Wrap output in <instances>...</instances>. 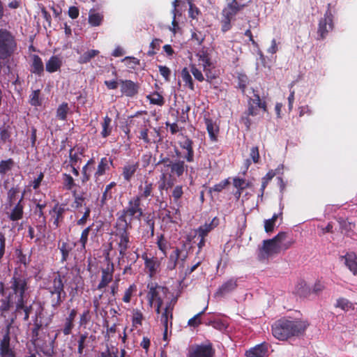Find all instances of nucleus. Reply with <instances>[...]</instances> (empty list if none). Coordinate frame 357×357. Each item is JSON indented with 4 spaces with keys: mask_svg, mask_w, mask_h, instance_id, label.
<instances>
[{
    "mask_svg": "<svg viewBox=\"0 0 357 357\" xmlns=\"http://www.w3.org/2000/svg\"><path fill=\"white\" fill-rule=\"evenodd\" d=\"M308 326L307 321L299 319L282 318L272 325V334L276 339L284 341L303 335Z\"/></svg>",
    "mask_w": 357,
    "mask_h": 357,
    "instance_id": "1",
    "label": "nucleus"
},
{
    "mask_svg": "<svg viewBox=\"0 0 357 357\" xmlns=\"http://www.w3.org/2000/svg\"><path fill=\"white\" fill-rule=\"evenodd\" d=\"M287 233L279 232L271 239L263 241L262 246L259 248L257 258L259 261L268 259L269 257L279 254L281 251L288 250L295 243L293 239L286 241Z\"/></svg>",
    "mask_w": 357,
    "mask_h": 357,
    "instance_id": "2",
    "label": "nucleus"
},
{
    "mask_svg": "<svg viewBox=\"0 0 357 357\" xmlns=\"http://www.w3.org/2000/svg\"><path fill=\"white\" fill-rule=\"evenodd\" d=\"M64 278V275L57 272L45 287V289L50 294V305L54 310L58 309L66 298L63 281Z\"/></svg>",
    "mask_w": 357,
    "mask_h": 357,
    "instance_id": "3",
    "label": "nucleus"
},
{
    "mask_svg": "<svg viewBox=\"0 0 357 357\" xmlns=\"http://www.w3.org/2000/svg\"><path fill=\"white\" fill-rule=\"evenodd\" d=\"M29 278L26 275L15 273L10 279L8 294L15 300V304L27 300L29 289Z\"/></svg>",
    "mask_w": 357,
    "mask_h": 357,
    "instance_id": "4",
    "label": "nucleus"
},
{
    "mask_svg": "<svg viewBox=\"0 0 357 357\" xmlns=\"http://www.w3.org/2000/svg\"><path fill=\"white\" fill-rule=\"evenodd\" d=\"M143 215L144 210L142 208V203L138 201V198L132 197L128 201L127 206L120 212L116 222L132 228V220H140Z\"/></svg>",
    "mask_w": 357,
    "mask_h": 357,
    "instance_id": "5",
    "label": "nucleus"
},
{
    "mask_svg": "<svg viewBox=\"0 0 357 357\" xmlns=\"http://www.w3.org/2000/svg\"><path fill=\"white\" fill-rule=\"evenodd\" d=\"M114 229L112 235L114 238L113 241L116 244L119 256H123L131 245L130 231L132 228L115 222Z\"/></svg>",
    "mask_w": 357,
    "mask_h": 357,
    "instance_id": "6",
    "label": "nucleus"
},
{
    "mask_svg": "<svg viewBox=\"0 0 357 357\" xmlns=\"http://www.w3.org/2000/svg\"><path fill=\"white\" fill-rule=\"evenodd\" d=\"M247 3L245 0H231L222 11L221 30L225 33L231 28V20L245 7Z\"/></svg>",
    "mask_w": 357,
    "mask_h": 357,
    "instance_id": "7",
    "label": "nucleus"
},
{
    "mask_svg": "<svg viewBox=\"0 0 357 357\" xmlns=\"http://www.w3.org/2000/svg\"><path fill=\"white\" fill-rule=\"evenodd\" d=\"M178 144L182 151L176 146L174 147V153L176 158H181L182 157L186 162H193L195 161L193 141L188 136L182 135V137Z\"/></svg>",
    "mask_w": 357,
    "mask_h": 357,
    "instance_id": "8",
    "label": "nucleus"
},
{
    "mask_svg": "<svg viewBox=\"0 0 357 357\" xmlns=\"http://www.w3.org/2000/svg\"><path fill=\"white\" fill-rule=\"evenodd\" d=\"M174 185V181L171 177L167 178V173L162 172L160 176V181L158 187L159 194L155 195V206L160 209H164L167 207V197L165 196L163 191L168 190Z\"/></svg>",
    "mask_w": 357,
    "mask_h": 357,
    "instance_id": "9",
    "label": "nucleus"
},
{
    "mask_svg": "<svg viewBox=\"0 0 357 357\" xmlns=\"http://www.w3.org/2000/svg\"><path fill=\"white\" fill-rule=\"evenodd\" d=\"M15 321V317L6 320V333L0 341V357H16L14 349L10 347V328Z\"/></svg>",
    "mask_w": 357,
    "mask_h": 357,
    "instance_id": "10",
    "label": "nucleus"
},
{
    "mask_svg": "<svg viewBox=\"0 0 357 357\" xmlns=\"http://www.w3.org/2000/svg\"><path fill=\"white\" fill-rule=\"evenodd\" d=\"M215 350L213 344L208 341L206 343L195 344L190 347L187 357H214Z\"/></svg>",
    "mask_w": 357,
    "mask_h": 357,
    "instance_id": "11",
    "label": "nucleus"
},
{
    "mask_svg": "<svg viewBox=\"0 0 357 357\" xmlns=\"http://www.w3.org/2000/svg\"><path fill=\"white\" fill-rule=\"evenodd\" d=\"M334 28L333 24V15L330 10V4L327 10L326 11L324 17L321 18L317 29V34L319 36V40H323L326 38L328 33L331 31Z\"/></svg>",
    "mask_w": 357,
    "mask_h": 357,
    "instance_id": "12",
    "label": "nucleus"
},
{
    "mask_svg": "<svg viewBox=\"0 0 357 357\" xmlns=\"http://www.w3.org/2000/svg\"><path fill=\"white\" fill-rule=\"evenodd\" d=\"M147 288L149 289L147 298L151 306L153 305L154 301L163 303V297L168 293L167 287L160 286L155 282H150L148 284Z\"/></svg>",
    "mask_w": 357,
    "mask_h": 357,
    "instance_id": "13",
    "label": "nucleus"
},
{
    "mask_svg": "<svg viewBox=\"0 0 357 357\" xmlns=\"http://www.w3.org/2000/svg\"><path fill=\"white\" fill-rule=\"evenodd\" d=\"M105 261L106 264L101 268V279L96 287L98 290L103 289L113 280L114 264L109 257H105Z\"/></svg>",
    "mask_w": 357,
    "mask_h": 357,
    "instance_id": "14",
    "label": "nucleus"
},
{
    "mask_svg": "<svg viewBox=\"0 0 357 357\" xmlns=\"http://www.w3.org/2000/svg\"><path fill=\"white\" fill-rule=\"evenodd\" d=\"M198 58V65L203 68V70L206 76V81L211 82L215 77L211 73V68H213V64L211 61L210 54L206 50H200L196 54Z\"/></svg>",
    "mask_w": 357,
    "mask_h": 357,
    "instance_id": "15",
    "label": "nucleus"
},
{
    "mask_svg": "<svg viewBox=\"0 0 357 357\" xmlns=\"http://www.w3.org/2000/svg\"><path fill=\"white\" fill-rule=\"evenodd\" d=\"M155 184L149 181L148 179L141 182L137 188V195L134 196L133 198H138V201L142 203V200H151V197L155 199L154 195Z\"/></svg>",
    "mask_w": 357,
    "mask_h": 357,
    "instance_id": "16",
    "label": "nucleus"
},
{
    "mask_svg": "<svg viewBox=\"0 0 357 357\" xmlns=\"http://www.w3.org/2000/svg\"><path fill=\"white\" fill-rule=\"evenodd\" d=\"M142 112H137V114H135L134 116V117H135V119L130 121L129 126H134L142 127V128L144 127L139 132V138L142 139L144 143L150 144L151 142V141L148 135L149 129L146 126V123H149V121L148 119H146V118L137 119V114H141ZM144 112L146 113V112Z\"/></svg>",
    "mask_w": 357,
    "mask_h": 357,
    "instance_id": "17",
    "label": "nucleus"
},
{
    "mask_svg": "<svg viewBox=\"0 0 357 357\" xmlns=\"http://www.w3.org/2000/svg\"><path fill=\"white\" fill-rule=\"evenodd\" d=\"M238 278H230L224 282L217 289L215 295L216 296L223 297L228 294L235 291L238 287Z\"/></svg>",
    "mask_w": 357,
    "mask_h": 357,
    "instance_id": "18",
    "label": "nucleus"
},
{
    "mask_svg": "<svg viewBox=\"0 0 357 357\" xmlns=\"http://www.w3.org/2000/svg\"><path fill=\"white\" fill-rule=\"evenodd\" d=\"M77 314V310L76 308H73L70 310L66 317L63 319L62 328L61 332L64 335H69L72 333L73 328H75V320Z\"/></svg>",
    "mask_w": 357,
    "mask_h": 357,
    "instance_id": "19",
    "label": "nucleus"
},
{
    "mask_svg": "<svg viewBox=\"0 0 357 357\" xmlns=\"http://www.w3.org/2000/svg\"><path fill=\"white\" fill-rule=\"evenodd\" d=\"M268 352V344L264 342L247 350L245 355L246 357H266Z\"/></svg>",
    "mask_w": 357,
    "mask_h": 357,
    "instance_id": "20",
    "label": "nucleus"
},
{
    "mask_svg": "<svg viewBox=\"0 0 357 357\" xmlns=\"http://www.w3.org/2000/svg\"><path fill=\"white\" fill-rule=\"evenodd\" d=\"M66 209L63 205L56 203L54 207L50 211V215L53 220V225L56 228L59 227V225L64 219V213Z\"/></svg>",
    "mask_w": 357,
    "mask_h": 357,
    "instance_id": "21",
    "label": "nucleus"
},
{
    "mask_svg": "<svg viewBox=\"0 0 357 357\" xmlns=\"http://www.w3.org/2000/svg\"><path fill=\"white\" fill-rule=\"evenodd\" d=\"M142 259L144 260L145 268L148 271L149 276L153 277L160 268V261L156 257H149L146 255H143Z\"/></svg>",
    "mask_w": 357,
    "mask_h": 357,
    "instance_id": "22",
    "label": "nucleus"
},
{
    "mask_svg": "<svg viewBox=\"0 0 357 357\" xmlns=\"http://www.w3.org/2000/svg\"><path fill=\"white\" fill-rule=\"evenodd\" d=\"M121 91L128 97H133L138 93L139 86L132 80H120Z\"/></svg>",
    "mask_w": 357,
    "mask_h": 357,
    "instance_id": "23",
    "label": "nucleus"
},
{
    "mask_svg": "<svg viewBox=\"0 0 357 357\" xmlns=\"http://www.w3.org/2000/svg\"><path fill=\"white\" fill-rule=\"evenodd\" d=\"M15 303V300L10 297L8 294L6 296L0 299V316L6 320L10 319L12 317H15L16 314L12 316L9 319H6L7 314L10 310V309L13 307V304Z\"/></svg>",
    "mask_w": 357,
    "mask_h": 357,
    "instance_id": "24",
    "label": "nucleus"
},
{
    "mask_svg": "<svg viewBox=\"0 0 357 357\" xmlns=\"http://www.w3.org/2000/svg\"><path fill=\"white\" fill-rule=\"evenodd\" d=\"M95 224L92 223L91 225L86 227L84 228L80 238L79 239V243L80 244V252L86 253V245L89 241V236L91 231L93 232V234H96V233L98 231L99 227H97V228L94 229Z\"/></svg>",
    "mask_w": 357,
    "mask_h": 357,
    "instance_id": "25",
    "label": "nucleus"
},
{
    "mask_svg": "<svg viewBox=\"0 0 357 357\" xmlns=\"http://www.w3.org/2000/svg\"><path fill=\"white\" fill-rule=\"evenodd\" d=\"M139 168V163L137 162H128L122 169V176L124 181L130 182L132 177L135 176L137 170Z\"/></svg>",
    "mask_w": 357,
    "mask_h": 357,
    "instance_id": "26",
    "label": "nucleus"
},
{
    "mask_svg": "<svg viewBox=\"0 0 357 357\" xmlns=\"http://www.w3.org/2000/svg\"><path fill=\"white\" fill-rule=\"evenodd\" d=\"M110 165L113 166V159L107 157L102 158L94 173V177L98 178L100 176H103L107 171L109 170Z\"/></svg>",
    "mask_w": 357,
    "mask_h": 357,
    "instance_id": "27",
    "label": "nucleus"
},
{
    "mask_svg": "<svg viewBox=\"0 0 357 357\" xmlns=\"http://www.w3.org/2000/svg\"><path fill=\"white\" fill-rule=\"evenodd\" d=\"M187 168L188 165H185L184 160H181L180 158L174 160L169 168L170 169L169 177L172 176H181Z\"/></svg>",
    "mask_w": 357,
    "mask_h": 357,
    "instance_id": "28",
    "label": "nucleus"
},
{
    "mask_svg": "<svg viewBox=\"0 0 357 357\" xmlns=\"http://www.w3.org/2000/svg\"><path fill=\"white\" fill-rule=\"evenodd\" d=\"M341 258L344 259V264L349 271L357 275V254L354 252H347Z\"/></svg>",
    "mask_w": 357,
    "mask_h": 357,
    "instance_id": "29",
    "label": "nucleus"
},
{
    "mask_svg": "<svg viewBox=\"0 0 357 357\" xmlns=\"http://www.w3.org/2000/svg\"><path fill=\"white\" fill-rule=\"evenodd\" d=\"M204 123L207 132L211 141L218 140V134L219 132V126L211 118H204Z\"/></svg>",
    "mask_w": 357,
    "mask_h": 357,
    "instance_id": "30",
    "label": "nucleus"
},
{
    "mask_svg": "<svg viewBox=\"0 0 357 357\" xmlns=\"http://www.w3.org/2000/svg\"><path fill=\"white\" fill-rule=\"evenodd\" d=\"M219 224V220L217 218H214L210 223H205L201 225L197 230L196 233L198 236L206 237L208 234L214 229Z\"/></svg>",
    "mask_w": 357,
    "mask_h": 357,
    "instance_id": "31",
    "label": "nucleus"
},
{
    "mask_svg": "<svg viewBox=\"0 0 357 357\" xmlns=\"http://www.w3.org/2000/svg\"><path fill=\"white\" fill-rule=\"evenodd\" d=\"M282 169H283V165H281L275 170L271 169V170L268 171L267 172V174L264 177H262V178H261V188H260L261 194L259 195L261 197H263L264 193V190H265L267 185L268 184V183L272 180V178L276 174H280V171L282 170Z\"/></svg>",
    "mask_w": 357,
    "mask_h": 357,
    "instance_id": "32",
    "label": "nucleus"
},
{
    "mask_svg": "<svg viewBox=\"0 0 357 357\" xmlns=\"http://www.w3.org/2000/svg\"><path fill=\"white\" fill-rule=\"evenodd\" d=\"M24 199V193L22 194V196L18 201V202L15 204L14 208L12 209L11 213L9 215V218L12 221H17L22 218L24 213V205L22 204V200Z\"/></svg>",
    "mask_w": 357,
    "mask_h": 357,
    "instance_id": "33",
    "label": "nucleus"
},
{
    "mask_svg": "<svg viewBox=\"0 0 357 357\" xmlns=\"http://www.w3.org/2000/svg\"><path fill=\"white\" fill-rule=\"evenodd\" d=\"M31 59V72L40 76L44 71V65L41 58L38 55L33 54Z\"/></svg>",
    "mask_w": 357,
    "mask_h": 357,
    "instance_id": "34",
    "label": "nucleus"
},
{
    "mask_svg": "<svg viewBox=\"0 0 357 357\" xmlns=\"http://www.w3.org/2000/svg\"><path fill=\"white\" fill-rule=\"evenodd\" d=\"M75 245V243H70L68 241L62 242L61 245L59 246V249L61 253V261L62 263L68 259L70 253Z\"/></svg>",
    "mask_w": 357,
    "mask_h": 357,
    "instance_id": "35",
    "label": "nucleus"
},
{
    "mask_svg": "<svg viewBox=\"0 0 357 357\" xmlns=\"http://www.w3.org/2000/svg\"><path fill=\"white\" fill-rule=\"evenodd\" d=\"M61 66V59L57 56H52L46 63L45 69L48 73H52L59 70Z\"/></svg>",
    "mask_w": 357,
    "mask_h": 357,
    "instance_id": "36",
    "label": "nucleus"
},
{
    "mask_svg": "<svg viewBox=\"0 0 357 357\" xmlns=\"http://www.w3.org/2000/svg\"><path fill=\"white\" fill-rule=\"evenodd\" d=\"M26 301L15 304V314H20L21 311L24 312V321H27L29 319L30 314L32 311L33 307L32 305H27Z\"/></svg>",
    "mask_w": 357,
    "mask_h": 357,
    "instance_id": "37",
    "label": "nucleus"
},
{
    "mask_svg": "<svg viewBox=\"0 0 357 357\" xmlns=\"http://www.w3.org/2000/svg\"><path fill=\"white\" fill-rule=\"evenodd\" d=\"M335 307L340 308L344 312H347L351 310H354L355 304L349 301L347 298L341 297L337 299Z\"/></svg>",
    "mask_w": 357,
    "mask_h": 357,
    "instance_id": "38",
    "label": "nucleus"
},
{
    "mask_svg": "<svg viewBox=\"0 0 357 357\" xmlns=\"http://www.w3.org/2000/svg\"><path fill=\"white\" fill-rule=\"evenodd\" d=\"M62 177V185L64 190L71 191L75 190V187L77 185L73 177L67 173H63Z\"/></svg>",
    "mask_w": 357,
    "mask_h": 357,
    "instance_id": "39",
    "label": "nucleus"
},
{
    "mask_svg": "<svg viewBox=\"0 0 357 357\" xmlns=\"http://www.w3.org/2000/svg\"><path fill=\"white\" fill-rule=\"evenodd\" d=\"M42 328V321L36 318L33 322V327L31 329V342L35 346H38V342L39 340V332Z\"/></svg>",
    "mask_w": 357,
    "mask_h": 357,
    "instance_id": "40",
    "label": "nucleus"
},
{
    "mask_svg": "<svg viewBox=\"0 0 357 357\" xmlns=\"http://www.w3.org/2000/svg\"><path fill=\"white\" fill-rule=\"evenodd\" d=\"M296 293L301 297H307L311 294V288L305 281L301 280L296 286Z\"/></svg>",
    "mask_w": 357,
    "mask_h": 357,
    "instance_id": "41",
    "label": "nucleus"
},
{
    "mask_svg": "<svg viewBox=\"0 0 357 357\" xmlns=\"http://www.w3.org/2000/svg\"><path fill=\"white\" fill-rule=\"evenodd\" d=\"M111 124L112 119L108 116H105L103 122L101 123L102 131L100 132V135L103 138H106L111 135L112 132V126Z\"/></svg>",
    "mask_w": 357,
    "mask_h": 357,
    "instance_id": "42",
    "label": "nucleus"
},
{
    "mask_svg": "<svg viewBox=\"0 0 357 357\" xmlns=\"http://www.w3.org/2000/svg\"><path fill=\"white\" fill-rule=\"evenodd\" d=\"M100 52L96 50H90L82 54L77 60L79 64H85L91 61L92 59L99 54Z\"/></svg>",
    "mask_w": 357,
    "mask_h": 357,
    "instance_id": "43",
    "label": "nucleus"
},
{
    "mask_svg": "<svg viewBox=\"0 0 357 357\" xmlns=\"http://www.w3.org/2000/svg\"><path fill=\"white\" fill-rule=\"evenodd\" d=\"M151 104L162 106L165 101L163 96L158 91H154L146 96Z\"/></svg>",
    "mask_w": 357,
    "mask_h": 357,
    "instance_id": "44",
    "label": "nucleus"
},
{
    "mask_svg": "<svg viewBox=\"0 0 357 357\" xmlns=\"http://www.w3.org/2000/svg\"><path fill=\"white\" fill-rule=\"evenodd\" d=\"M172 211L167 210L165 217L172 223H177L178 220H181V215L180 210L176 208H171Z\"/></svg>",
    "mask_w": 357,
    "mask_h": 357,
    "instance_id": "45",
    "label": "nucleus"
},
{
    "mask_svg": "<svg viewBox=\"0 0 357 357\" xmlns=\"http://www.w3.org/2000/svg\"><path fill=\"white\" fill-rule=\"evenodd\" d=\"M69 110L70 109L67 102L61 103L56 109V118L61 121H66Z\"/></svg>",
    "mask_w": 357,
    "mask_h": 357,
    "instance_id": "46",
    "label": "nucleus"
},
{
    "mask_svg": "<svg viewBox=\"0 0 357 357\" xmlns=\"http://www.w3.org/2000/svg\"><path fill=\"white\" fill-rule=\"evenodd\" d=\"M173 162L174 161L172 160L168 155H165L163 153H161L160 155V160L156 165H162L163 167L161 169L162 173L167 172Z\"/></svg>",
    "mask_w": 357,
    "mask_h": 357,
    "instance_id": "47",
    "label": "nucleus"
},
{
    "mask_svg": "<svg viewBox=\"0 0 357 357\" xmlns=\"http://www.w3.org/2000/svg\"><path fill=\"white\" fill-rule=\"evenodd\" d=\"M181 77L185 86H188L190 90H194V83L192 78L187 68H184L181 71Z\"/></svg>",
    "mask_w": 357,
    "mask_h": 357,
    "instance_id": "48",
    "label": "nucleus"
},
{
    "mask_svg": "<svg viewBox=\"0 0 357 357\" xmlns=\"http://www.w3.org/2000/svg\"><path fill=\"white\" fill-rule=\"evenodd\" d=\"M173 319V307L171 306V303H169L165 306L164 310L161 312L160 321L162 320H170V327L172 326Z\"/></svg>",
    "mask_w": 357,
    "mask_h": 357,
    "instance_id": "49",
    "label": "nucleus"
},
{
    "mask_svg": "<svg viewBox=\"0 0 357 357\" xmlns=\"http://www.w3.org/2000/svg\"><path fill=\"white\" fill-rule=\"evenodd\" d=\"M86 192L82 191L78 192L77 190H72V195L74 198V204L76 208H79L82 206L84 202Z\"/></svg>",
    "mask_w": 357,
    "mask_h": 357,
    "instance_id": "50",
    "label": "nucleus"
},
{
    "mask_svg": "<svg viewBox=\"0 0 357 357\" xmlns=\"http://www.w3.org/2000/svg\"><path fill=\"white\" fill-rule=\"evenodd\" d=\"M91 321V312L90 309L87 308L79 314V326L86 327V326L89 324Z\"/></svg>",
    "mask_w": 357,
    "mask_h": 357,
    "instance_id": "51",
    "label": "nucleus"
},
{
    "mask_svg": "<svg viewBox=\"0 0 357 357\" xmlns=\"http://www.w3.org/2000/svg\"><path fill=\"white\" fill-rule=\"evenodd\" d=\"M103 20L102 15L98 13H91L90 12L89 15V23L92 26H98L101 24Z\"/></svg>",
    "mask_w": 357,
    "mask_h": 357,
    "instance_id": "52",
    "label": "nucleus"
},
{
    "mask_svg": "<svg viewBox=\"0 0 357 357\" xmlns=\"http://www.w3.org/2000/svg\"><path fill=\"white\" fill-rule=\"evenodd\" d=\"M162 40L160 38H154L149 45V50L147 52V55L153 56L160 50V44Z\"/></svg>",
    "mask_w": 357,
    "mask_h": 357,
    "instance_id": "53",
    "label": "nucleus"
},
{
    "mask_svg": "<svg viewBox=\"0 0 357 357\" xmlns=\"http://www.w3.org/2000/svg\"><path fill=\"white\" fill-rule=\"evenodd\" d=\"M14 164V160L12 158L0 161V174H6L8 171L12 169Z\"/></svg>",
    "mask_w": 357,
    "mask_h": 357,
    "instance_id": "54",
    "label": "nucleus"
},
{
    "mask_svg": "<svg viewBox=\"0 0 357 357\" xmlns=\"http://www.w3.org/2000/svg\"><path fill=\"white\" fill-rule=\"evenodd\" d=\"M237 79L238 88L244 93L249 83L248 77L244 73H238Z\"/></svg>",
    "mask_w": 357,
    "mask_h": 357,
    "instance_id": "55",
    "label": "nucleus"
},
{
    "mask_svg": "<svg viewBox=\"0 0 357 357\" xmlns=\"http://www.w3.org/2000/svg\"><path fill=\"white\" fill-rule=\"evenodd\" d=\"M143 319L144 315L142 312L138 309L133 310L132 318V326L137 328V326H142Z\"/></svg>",
    "mask_w": 357,
    "mask_h": 357,
    "instance_id": "56",
    "label": "nucleus"
},
{
    "mask_svg": "<svg viewBox=\"0 0 357 357\" xmlns=\"http://www.w3.org/2000/svg\"><path fill=\"white\" fill-rule=\"evenodd\" d=\"M137 290V285L135 284H130L129 287L126 289L122 301L126 303H130L133 294L136 293Z\"/></svg>",
    "mask_w": 357,
    "mask_h": 357,
    "instance_id": "57",
    "label": "nucleus"
},
{
    "mask_svg": "<svg viewBox=\"0 0 357 357\" xmlns=\"http://www.w3.org/2000/svg\"><path fill=\"white\" fill-rule=\"evenodd\" d=\"M234 186L238 190V196H241L242 191L249 187V183H246L243 178L236 177L233 180Z\"/></svg>",
    "mask_w": 357,
    "mask_h": 357,
    "instance_id": "58",
    "label": "nucleus"
},
{
    "mask_svg": "<svg viewBox=\"0 0 357 357\" xmlns=\"http://www.w3.org/2000/svg\"><path fill=\"white\" fill-rule=\"evenodd\" d=\"M206 309V307L190 319L188 321V325L193 328L199 326L202 324L201 317L204 314Z\"/></svg>",
    "mask_w": 357,
    "mask_h": 357,
    "instance_id": "59",
    "label": "nucleus"
},
{
    "mask_svg": "<svg viewBox=\"0 0 357 357\" xmlns=\"http://www.w3.org/2000/svg\"><path fill=\"white\" fill-rule=\"evenodd\" d=\"M122 259L126 258L127 260L128 264L133 265L136 263L137 259H139V255L137 253V250L133 252L126 251V255L123 256H120Z\"/></svg>",
    "mask_w": 357,
    "mask_h": 357,
    "instance_id": "60",
    "label": "nucleus"
},
{
    "mask_svg": "<svg viewBox=\"0 0 357 357\" xmlns=\"http://www.w3.org/2000/svg\"><path fill=\"white\" fill-rule=\"evenodd\" d=\"M81 161L82 157L75 152V147L71 148L69 151V165H77Z\"/></svg>",
    "mask_w": 357,
    "mask_h": 357,
    "instance_id": "61",
    "label": "nucleus"
},
{
    "mask_svg": "<svg viewBox=\"0 0 357 357\" xmlns=\"http://www.w3.org/2000/svg\"><path fill=\"white\" fill-rule=\"evenodd\" d=\"M88 337V333L85 332L79 335V340L77 341L78 347H77V354L79 355H82L84 352V349H85L86 344H85L86 340Z\"/></svg>",
    "mask_w": 357,
    "mask_h": 357,
    "instance_id": "62",
    "label": "nucleus"
},
{
    "mask_svg": "<svg viewBox=\"0 0 357 357\" xmlns=\"http://www.w3.org/2000/svg\"><path fill=\"white\" fill-rule=\"evenodd\" d=\"M156 243L159 250L166 256L169 243L162 234L158 237Z\"/></svg>",
    "mask_w": 357,
    "mask_h": 357,
    "instance_id": "63",
    "label": "nucleus"
},
{
    "mask_svg": "<svg viewBox=\"0 0 357 357\" xmlns=\"http://www.w3.org/2000/svg\"><path fill=\"white\" fill-rule=\"evenodd\" d=\"M97 357H118V349L111 351L107 345L105 351L100 352Z\"/></svg>",
    "mask_w": 357,
    "mask_h": 357,
    "instance_id": "64",
    "label": "nucleus"
}]
</instances>
